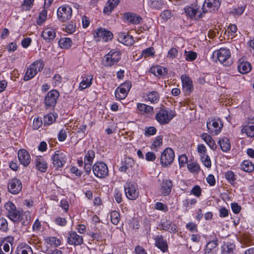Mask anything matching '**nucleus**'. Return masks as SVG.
Wrapping results in <instances>:
<instances>
[{
	"instance_id": "f257e3e1",
	"label": "nucleus",
	"mask_w": 254,
	"mask_h": 254,
	"mask_svg": "<svg viewBox=\"0 0 254 254\" xmlns=\"http://www.w3.org/2000/svg\"><path fill=\"white\" fill-rule=\"evenodd\" d=\"M6 210V216L14 223H18L20 214L22 213V209L17 208L11 201H8L4 205Z\"/></svg>"
},
{
	"instance_id": "f03ea898",
	"label": "nucleus",
	"mask_w": 254,
	"mask_h": 254,
	"mask_svg": "<svg viewBox=\"0 0 254 254\" xmlns=\"http://www.w3.org/2000/svg\"><path fill=\"white\" fill-rule=\"evenodd\" d=\"M44 64L41 60H38L32 64L27 68L24 80L27 81L32 78L39 71L42 70Z\"/></svg>"
},
{
	"instance_id": "7ed1b4c3",
	"label": "nucleus",
	"mask_w": 254,
	"mask_h": 254,
	"mask_svg": "<svg viewBox=\"0 0 254 254\" xmlns=\"http://www.w3.org/2000/svg\"><path fill=\"white\" fill-rule=\"evenodd\" d=\"M175 116L173 111L161 108L156 114L155 119L160 124L165 125L168 124Z\"/></svg>"
},
{
	"instance_id": "20e7f679",
	"label": "nucleus",
	"mask_w": 254,
	"mask_h": 254,
	"mask_svg": "<svg viewBox=\"0 0 254 254\" xmlns=\"http://www.w3.org/2000/svg\"><path fill=\"white\" fill-rule=\"evenodd\" d=\"M60 96V93L57 90L53 89L49 91L44 99L45 108L47 109L54 108L56 104L57 99Z\"/></svg>"
},
{
	"instance_id": "39448f33",
	"label": "nucleus",
	"mask_w": 254,
	"mask_h": 254,
	"mask_svg": "<svg viewBox=\"0 0 254 254\" xmlns=\"http://www.w3.org/2000/svg\"><path fill=\"white\" fill-rule=\"evenodd\" d=\"M126 195L130 200H135L139 195V190L137 184L127 182L124 186Z\"/></svg>"
},
{
	"instance_id": "423d86ee",
	"label": "nucleus",
	"mask_w": 254,
	"mask_h": 254,
	"mask_svg": "<svg viewBox=\"0 0 254 254\" xmlns=\"http://www.w3.org/2000/svg\"><path fill=\"white\" fill-rule=\"evenodd\" d=\"M213 56H216L221 63L224 64L225 66H227L229 64L227 60L231 56V52L229 49L221 48L215 51L213 53Z\"/></svg>"
},
{
	"instance_id": "0eeeda50",
	"label": "nucleus",
	"mask_w": 254,
	"mask_h": 254,
	"mask_svg": "<svg viewBox=\"0 0 254 254\" xmlns=\"http://www.w3.org/2000/svg\"><path fill=\"white\" fill-rule=\"evenodd\" d=\"M72 13V9L70 6L67 5H62L58 9V18L61 22H65L71 18Z\"/></svg>"
},
{
	"instance_id": "6e6552de",
	"label": "nucleus",
	"mask_w": 254,
	"mask_h": 254,
	"mask_svg": "<svg viewBox=\"0 0 254 254\" xmlns=\"http://www.w3.org/2000/svg\"><path fill=\"white\" fill-rule=\"evenodd\" d=\"M94 37L96 41L102 40L104 42H107L112 39L113 35L110 31L104 28H99L95 31Z\"/></svg>"
},
{
	"instance_id": "1a4fd4ad",
	"label": "nucleus",
	"mask_w": 254,
	"mask_h": 254,
	"mask_svg": "<svg viewBox=\"0 0 254 254\" xmlns=\"http://www.w3.org/2000/svg\"><path fill=\"white\" fill-rule=\"evenodd\" d=\"M121 59V52L120 51L113 52L111 51L105 57L104 65L112 66L118 63Z\"/></svg>"
},
{
	"instance_id": "9d476101",
	"label": "nucleus",
	"mask_w": 254,
	"mask_h": 254,
	"mask_svg": "<svg viewBox=\"0 0 254 254\" xmlns=\"http://www.w3.org/2000/svg\"><path fill=\"white\" fill-rule=\"evenodd\" d=\"M175 153L171 148H166L162 152L160 158V162L163 166L171 165L174 159Z\"/></svg>"
},
{
	"instance_id": "9b49d317",
	"label": "nucleus",
	"mask_w": 254,
	"mask_h": 254,
	"mask_svg": "<svg viewBox=\"0 0 254 254\" xmlns=\"http://www.w3.org/2000/svg\"><path fill=\"white\" fill-rule=\"evenodd\" d=\"M53 166L56 170L63 167L64 164L66 162V159L65 155L59 151H57L52 157Z\"/></svg>"
},
{
	"instance_id": "f8f14e48",
	"label": "nucleus",
	"mask_w": 254,
	"mask_h": 254,
	"mask_svg": "<svg viewBox=\"0 0 254 254\" xmlns=\"http://www.w3.org/2000/svg\"><path fill=\"white\" fill-rule=\"evenodd\" d=\"M22 188L21 182L16 178L12 179L8 185L9 192L13 194L18 193L21 190Z\"/></svg>"
},
{
	"instance_id": "ddd939ff",
	"label": "nucleus",
	"mask_w": 254,
	"mask_h": 254,
	"mask_svg": "<svg viewBox=\"0 0 254 254\" xmlns=\"http://www.w3.org/2000/svg\"><path fill=\"white\" fill-rule=\"evenodd\" d=\"M67 243L74 246H79L83 243L82 236L78 235L76 232H70L67 237Z\"/></svg>"
},
{
	"instance_id": "4468645a",
	"label": "nucleus",
	"mask_w": 254,
	"mask_h": 254,
	"mask_svg": "<svg viewBox=\"0 0 254 254\" xmlns=\"http://www.w3.org/2000/svg\"><path fill=\"white\" fill-rule=\"evenodd\" d=\"M94 175H108V168L104 162H97L92 167Z\"/></svg>"
},
{
	"instance_id": "2eb2a0df",
	"label": "nucleus",
	"mask_w": 254,
	"mask_h": 254,
	"mask_svg": "<svg viewBox=\"0 0 254 254\" xmlns=\"http://www.w3.org/2000/svg\"><path fill=\"white\" fill-rule=\"evenodd\" d=\"M18 158L20 163L24 166H27L30 163V156L28 152L24 149H21L18 151Z\"/></svg>"
},
{
	"instance_id": "dca6fc26",
	"label": "nucleus",
	"mask_w": 254,
	"mask_h": 254,
	"mask_svg": "<svg viewBox=\"0 0 254 254\" xmlns=\"http://www.w3.org/2000/svg\"><path fill=\"white\" fill-rule=\"evenodd\" d=\"M160 227L161 229L170 233H175L177 231V226L170 220L162 219Z\"/></svg>"
},
{
	"instance_id": "f3484780",
	"label": "nucleus",
	"mask_w": 254,
	"mask_h": 254,
	"mask_svg": "<svg viewBox=\"0 0 254 254\" xmlns=\"http://www.w3.org/2000/svg\"><path fill=\"white\" fill-rule=\"evenodd\" d=\"M154 240L155 245L163 253L168 251V246L167 240L162 235H157Z\"/></svg>"
},
{
	"instance_id": "a211bd4d",
	"label": "nucleus",
	"mask_w": 254,
	"mask_h": 254,
	"mask_svg": "<svg viewBox=\"0 0 254 254\" xmlns=\"http://www.w3.org/2000/svg\"><path fill=\"white\" fill-rule=\"evenodd\" d=\"M218 244L217 239L210 241L205 246L204 250V254H216L217 252Z\"/></svg>"
},
{
	"instance_id": "6ab92c4d",
	"label": "nucleus",
	"mask_w": 254,
	"mask_h": 254,
	"mask_svg": "<svg viewBox=\"0 0 254 254\" xmlns=\"http://www.w3.org/2000/svg\"><path fill=\"white\" fill-rule=\"evenodd\" d=\"M124 18L130 24H138L142 21V18L136 14L132 12H126L124 13Z\"/></svg>"
},
{
	"instance_id": "aec40b11",
	"label": "nucleus",
	"mask_w": 254,
	"mask_h": 254,
	"mask_svg": "<svg viewBox=\"0 0 254 254\" xmlns=\"http://www.w3.org/2000/svg\"><path fill=\"white\" fill-rule=\"evenodd\" d=\"M173 183L171 180L164 179L161 184V191L164 196L169 195L172 190Z\"/></svg>"
},
{
	"instance_id": "412c9836",
	"label": "nucleus",
	"mask_w": 254,
	"mask_h": 254,
	"mask_svg": "<svg viewBox=\"0 0 254 254\" xmlns=\"http://www.w3.org/2000/svg\"><path fill=\"white\" fill-rule=\"evenodd\" d=\"M118 39L120 42L127 46L132 45L134 42L132 36L123 32L119 33Z\"/></svg>"
},
{
	"instance_id": "4be33fe9",
	"label": "nucleus",
	"mask_w": 254,
	"mask_h": 254,
	"mask_svg": "<svg viewBox=\"0 0 254 254\" xmlns=\"http://www.w3.org/2000/svg\"><path fill=\"white\" fill-rule=\"evenodd\" d=\"M212 123L211 124L210 121L209 122H207V128L209 133H214L216 135L220 132L221 128L222 127V125L221 124L220 126H219L218 122L215 120H212Z\"/></svg>"
},
{
	"instance_id": "5701e85b",
	"label": "nucleus",
	"mask_w": 254,
	"mask_h": 254,
	"mask_svg": "<svg viewBox=\"0 0 254 254\" xmlns=\"http://www.w3.org/2000/svg\"><path fill=\"white\" fill-rule=\"evenodd\" d=\"M252 69L251 64L247 61L240 60L238 64V70L242 74H246L250 72Z\"/></svg>"
},
{
	"instance_id": "b1692460",
	"label": "nucleus",
	"mask_w": 254,
	"mask_h": 254,
	"mask_svg": "<svg viewBox=\"0 0 254 254\" xmlns=\"http://www.w3.org/2000/svg\"><path fill=\"white\" fill-rule=\"evenodd\" d=\"M220 5V2L219 0H205L202 7L203 12L205 13L207 11V10H205V6L208 8H212L213 10H215L218 9Z\"/></svg>"
},
{
	"instance_id": "393cba45",
	"label": "nucleus",
	"mask_w": 254,
	"mask_h": 254,
	"mask_svg": "<svg viewBox=\"0 0 254 254\" xmlns=\"http://www.w3.org/2000/svg\"><path fill=\"white\" fill-rule=\"evenodd\" d=\"M41 36L46 42H51L55 39L56 33L53 29L47 28L43 31Z\"/></svg>"
},
{
	"instance_id": "a878e982",
	"label": "nucleus",
	"mask_w": 254,
	"mask_h": 254,
	"mask_svg": "<svg viewBox=\"0 0 254 254\" xmlns=\"http://www.w3.org/2000/svg\"><path fill=\"white\" fill-rule=\"evenodd\" d=\"M235 245L231 242H224L221 247L222 254H234Z\"/></svg>"
},
{
	"instance_id": "bb28decb",
	"label": "nucleus",
	"mask_w": 254,
	"mask_h": 254,
	"mask_svg": "<svg viewBox=\"0 0 254 254\" xmlns=\"http://www.w3.org/2000/svg\"><path fill=\"white\" fill-rule=\"evenodd\" d=\"M243 133H246L248 136H254V119H251L247 125L245 126L242 129Z\"/></svg>"
},
{
	"instance_id": "cd10ccee",
	"label": "nucleus",
	"mask_w": 254,
	"mask_h": 254,
	"mask_svg": "<svg viewBox=\"0 0 254 254\" xmlns=\"http://www.w3.org/2000/svg\"><path fill=\"white\" fill-rule=\"evenodd\" d=\"M181 79L184 89L190 94L193 90L192 82L191 79L187 75H182Z\"/></svg>"
},
{
	"instance_id": "c85d7f7f",
	"label": "nucleus",
	"mask_w": 254,
	"mask_h": 254,
	"mask_svg": "<svg viewBox=\"0 0 254 254\" xmlns=\"http://www.w3.org/2000/svg\"><path fill=\"white\" fill-rule=\"evenodd\" d=\"M119 2V0H108L106 3V5L104 8L103 12L109 15L112 11L118 5Z\"/></svg>"
},
{
	"instance_id": "c756f323",
	"label": "nucleus",
	"mask_w": 254,
	"mask_h": 254,
	"mask_svg": "<svg viewBox=\"0 0 254 254\" xmlns=\"http://www.w3.org/2000/svg\"><path fill=\"white\" fill-rule=\"evenodd\" d=\"M218 144L223 152H227L231 149L230 141L229 139L226 137H223L220 139L218 142Z\"/></svg>"
},
{
	"instance_id": "7c9ffc66",
	"label": "nucleus",
	"mask_w": 254,
	"mask_h": 254,
	"mask_svg": "<svg viewBox=\"0 0 254 254\" xmlns=\"http://www.w3.org/2000/svg\"><path fill=\"white\" fill-rule=\"evenodd\" d=\"M35 162L36 168L41 173L46 172L48 168V165L46 161L43 158L41 157L38 158L35 160Z\"/></svg>"
},
{
	"instance_id": "2f4dec72",
	"label": "nucleus",
	"mask_w": 254,
	"mask_h": 254,
	"mask_svg": "<svg viewBox=\"0 0 254 254\" xmlns=\"http://www.w3.org/2000/svg\"><path fill=\"white\" fill-rule=\"evenodd\" d=\"M21 222V224L23 226H27L31 222V216L30 213L28 211H24L22 210V214H20L19 220L18 223Z\"/></svg>"
},
{
	"instance_id": "473e14b6",
	"label": "nucleus",
	"mask_w": 254,
	"mask_h": 254,
	"mask_svg": "<svg viewBox=\"0 0 254 254\" xmlns=\"http://www.w3.org/2000/svg\"><path fill=\"white\" fill-rule=\"evenodd\" d=\"M202 139L207 143L211 149L215 150L217 148V145L214 139L212 137L206 133H203L201 135Z\"/></svg>"
},
{
	"instance_id": "72a5a7b5",
	"label": "nucleus",
	"mask_w": 254,
	"mask_h": 254,
	"mask_svg": "<svg viewBox=\"0 0 254 254\" xmlns=\"http://www.w3.org/2000/svg\"><path fill=\"white\" fill-rule=\"evenodd\" d=\"M92 79L93 76L91 75H87L84 77L79 84V89L82 90L90 87L92 84Z\"/></svg>"
},
{
	"instance_id": "f704fd0d",
	"label": "nucleus",
	"mask_w": 254,
	"mask_h": 254,
	"mask_svg": "<svg viewBox=\"0 0 254 254\" xmlns=\"http://www.w3.org/2000/svg\"><path fill=\"white\" fill-rule=\"evenodd\" d=\"M137 108L142 114L152 115L153 112V108L152 107L144 104L138 103L137 105Z\"/></svg>"
},
{
	"instance_id": "c9c22d12",
	"label": "nucleus",
	"mask_w": 254,
	"mask_h": 254,
	"mask_svg": "<svg viewBox=\"0 0 254 254\" xmlns=\"http://www.w3.org/2000/svg\"><path fill=\"white\" fill-rule=\"evenodd\" d=\"M187 167L190 173L198 174L200 171V167L198 163L192 162L187 164Z\"/></svg>"
},
{
	"instance_id": "e433bc0d",
	"label": "nucleus",
	"mask_w": 254,
	"mask_h": 254,
	"mask_svg": "<svg viewBox=\"0 0 254 254\" xmlns=\"http://www.w3.org/2000/svg\"><path fill=\"white\" fill-rule=\"evenodd\" d=\"M128 91L120 86L115 91V96L117 99H124L126 97Z\"/></svg>"
},
{
	"instance_id": "4c0bfd02",
	"label": "nucleus",
	"mask_w": 254,
	"mask_h": 254,
	"mask_svg": "<svg viewBox=\"0 0 254 254\" xmlns=\"http://www.w3.org/2000/svg\"><path fill=\"white\" fill-rule=\"evenodd\" d=\"M17 254H34L31 247L28 245L23 247L18 246L17 249Z\"/></svg>"
},
{
	"instance_id": "58836bf2",
	"label": "nucleus",
	"mask_w": 254,
	"mask_h": 254,
	"mask_svg": "<svg viewBox=\"0 0 254 254\" xmlns=\"http://www.w3.org/2000/svg\"><path fill=\"white\" fill-rule=\"evenodd\" d=\"M243 170L250 173L254 170V164L249 160H245L241 165Z\"/></svg>"
},
{
	"instance_id": "ea45409f",
	"label": "nucleus",
	"mask_w": 254,
	"mask_h": 254,
	"mask_svg": "<svg viewBox=\"0 0 254 254\" xmlns=\"http://www.w3.org/2000/svg\"><path fill=\"white\" fill-rule=\"evenodd\" d=\"M72 44V41L69 38H63L59 41V45L62 48L68 49Z\"/></svg>"
},
{
	"instance_id": "a19ab883",
	"label": "nucleus",
	"mask_w": 254,
	"mask_h": 254,
	"mask_svg": "<svg viewBox=\"0 0 254 254\" xmlns=\"http://www.w3.org/2000/svg\"><path fill=\"white\" fill-rule=\"evenodd\" d=\"M48 245L51 246L58 247L61 244V241L55 237H49L46 239Z\"/></svg>"
},
{
	"instance_id": "79ce46f5",
	"label": "nucleus",
	"mask_w": 254,
	"mask_h": 254,
	"mask_svg": "<svg viewBox=\"0 0 254 254\" xmlns=\"http://www.w3.org/2000/svg\"><path fill=\"white\" fill-rule=\"evenodd\" d=\"M147 99L151 103H156L159 99V95L157 91H153L147 95Z\"/></svg>"
},
{
	"instance_id": "37998d69",
	"label": "nucleus",
	"mask_w": 254,
	"mask_h": 254,
	"mask_svg": "<svg viewBox=\"0 0 254 254\" xmlns=\"http://www.w3.org/2000/svg\"><path fill=\"white\" fill-rule=\"evenodd\" d=\"M111 221L114 225H117L120 220V213L116 210L112 211L110 213Z\"/></svg>"
},
{
	"instance_id": "c03bdc74",
	"label": "nucleus",
	"mask_w": 254,
	"mask_h": 254,
	"mask_svg": "<svg viewBox=\"0 0 254 254\" xmlns=\"http://www.w3.org/2000/svg\"><path fill=\"white\" fill-rule=\"evenodd\" d=\"M95 157V152L93 150H89L85 153L84 162L92 163Z\"/></svg>"
},
{
	"instance_id": "a18cd8bd",
	"label": "nucleus",
	"mask_w": 254,
	"mask_h": 254,
	"mask_svg": "<svg viewBox=\"0 0 254 254\" xmlns=\"http://www.w3.org/2000/svg\"><path fill=\"white\" fill-rule=\"evenodd\" d=\"M56 117L54 114H50L44 116V126L50 125L53 124L56 120Z\"/></svg>"
},
{
	"instance_id": "49530a36",
	"label": "nucleus",
	"mask_w": 254,
	"mask_h": 254,
	"mask_svg": "<svg viewBox=\"0 0 254 254\" xmlns=\"http://www.w3.org/2000/svg\"><path fill=\"white\" fill-rule=\"evenodd\" d=\"M196 202L197 201L195 198H192L191 199L187 198L183 200V207L185 208V210L186 211H188L191 206L195 205Z\"/></svg>"
},
{
	"instance_id": "de8ad7c7",
	"label": "nucleus",
	"mask_w": 254,
	"mask_h": 254,
	"mask_svg": "<svg viewBox=\"0 0 254 254\" xmlns=\"http://www.w3.org/2000/svg\"><path fill=\"white\" fill-rule=\"evenodd\" d=\"M163 4L161 0H150L149 2L150 6L156 9L162 8Z\"/></svg>"
},
{
	"instance_id": "09e8293b",
	"label": "nucleus",
	"mask_w": 254,
	"mask_h": 254,
	"mask_svg": "<svg viewBox=\"0 0 254 254\" xmlns=\"http://www.w3.org/2000/svg\"><path fill=\"white\" fill-rule=\"evenodd\" d=\"M47 15V11L45 9H43L39 13V17L37 20V23L41 25L46 19Z\"/></svg>"
},
{
	"instance_id": "8fccbe9b",
	"label": "nucleus",
	"mask_w": 254,
	"mask_h": 254,
	"mask_svg": "<svg viewBox=\"0 0 254 254\" xmlns=\"http://www.w3.org/2000/svg\"><path fill=\"white\" fill-rule=\"evenodd\" d=\"M0 230L3 232H6L8 230L7 221L2 217H0Z\"/></svg>"
},
{
	"instance_id": "3c124183",
	"label": "nucleus",
	"mask_w": 254,
	"mask_h": 254,
	"mask_svg": "<svg viewBox=\"0 0 254 254\" xmlns=\"http://www.w3.org/2000/svg\"><path fill=\"white\" fill-rule=\"evenodd\" d=\"M185 56L186 57V60L187 61H193L196 59L197 57V54L195 52L193 51L187 52L185 51Z\"/></svg>"
},
{
	"instance_id": "603ef678",
	"label": "nucleus",
	"mask_w": 254,
	"mask_h": 254,
	"mask_svg": "<svg viewBox=\"0 0 254 254\" xmlns=\"http://www.w3.org/2000/svg\"><path fill=\"white\" fill-rule=\"evenodd\" d=\"M201 160L204 165L207 168H209L211 166V162L208 155L204 154L201 155Z\"/></svg>"
},
{
	"instance_id": "864d4df0",
	"label": "nucleus",
	"mask_w": 254,
	"mask_h": 254,
	"mask_svg": "<svg viewBox=\"0 0 254 254\" xmlns=\"http://www.w3.org/2000/svg\"><path fill=\"white\" fill-rule=\"evenodd\" d=\"M185 12L191 18H194L197 13V10L191 7L186 8Z\"/></svg>"
},
{
	"instance_id": "5fc2aeb1",
	"label": "nucleus",
	"mask_w": 254,
	"mask_h": 254,
	"mask_svg": "<svg viewBox=\"0 0 254 254\" xmlns=\"http://www.w3.org/2000/svg\"><path fill=\"white\" fill-rule=\"evenodd\" d=\"M154 48L153 47H149L143 50L141 55L144 58H147L154 55Z\"/></svg>"
},
{
	"instance_id": "6e6d98bb",
	"label": "nucleus",
	"mask_w": 254,
	"mask_h": 254,
	"mask_svg": "<svg viewBox=\"0 0 254 254\" xmlns=\"http://www.w3.org/2000/svg\"><path fill=\"white\" fill-rule=\"evenodd\" d=\"M190 193L198 197L201 195V189L199 186L195 185L191 190Z\"/></svg>"
},
{
	"instance_id": "4d7b16f0",
	"label": "nucleus",
	"mask_w": 254,
	"mask_h": 254,
	"mask_svg": "<svg viewBox=\"0 0 254 254\" xmlns=\"http://www.w3.org/2000/svg\"><path fill=\"white\" fill-rule=\"evenodd\" d=\"M34 0H24L21 5L23 10H29L33 5Z\"/></svg>"
},
{
	"instance_id": "13d9d810",
	"label": "nucleus",
	"mask_w": 254,
	"mask_h": 254,
	"mask_svg": "<svg viewBox=\"0 0 254 254\" xmlns=\"http://www.w3.org/2000/svg\"><path fill=\"white\" fill-rule=\"evenodd\" d=\"M155 208L163 212H167L168 210L167 205L160 202H157L155 203Z\"/></svg>"
},
{
	"instance_id": "bf43d9fd",
	"label": "nucleus",
	"mask_w": 254,
	"mask_h": 254,
	"mask_svg": "<svg viewBox=\"0 0 254 254\" xmlns=\"http://www.w3.org/2000/svg\"><path fill=\"white\" fill-rule=\"evenodd\" d=\"M134 164L133 160L130 158H126L125 160V164L122 167H120V170L124 172L125 173H128V172L127 171L128 170L127 167V164Z\"/></svg>"
},
{
	"instance_id": "052dcab7",
	"label": "nucleus",
	"mask_w": 254,
	"mask_h": 254,
	"mask_svg": "<svg viewBox=\"0 0 254 254\" xmlns=\"http://www.w3.org/2000/svg\"><path fill=\"white\" fill-rule=\"evenodd\" d=\"M178 50L175 48L170 49L167 54V57L169 59H173L178 56Z\"/></svg>"
},
{
	"instance_id": "680f3d73",
	"label": "nucleus",
	"mask_w": 254,
	"mask_h": 254,
	"mask_svg": "<svg viewBox=\"0 0 254 254\" xmlns=\"http://www.w3.org/2000/svg\"><path fill=\"white\" fill-rule=\"evenodd\" d=\"M188 162V157L185 154L180 155L179 157V163L180 168L184 167Z\"/></svg>"
},
{
	"instance_id": "e2e57ef3",
	"label": "nucleus",
	"mask_w": 254,
	"mask_h": 254,
	"mask_svg": "<svg viewBox=\"0 0 254 254\" xmlns=\"http://www.w3.org/2000/svg\"><path fill=\"white\" fill-rule=\"evenodd\" d=\"M186 227L190 232L192 233L197 232L198 231L197 224L192 222H190L187 223L186 224Z\"/></svg>"
},
{
	"instance_id": "0e129e2a",
	"label": "nucleus",
	"mask_w": 254,
	"mask_h": 254,
	"mask_svg": "<svg viewBox=\"0 0 254 254\" xmlns=\"http://www.w3.org/2000/svg\"><path fill=\"white\" fill-rule=\"evenodd\" d=\"M163 67L161 66H157L153 68H151V72L153 73L155 75L162 76L163 75Z\"/></svg>"
},
{
	"instance_id": "69168bd1",
	"label": "nucleus",
	"mask_w": 254,
	"mask_h": 254,
	"mask_svg": "<svg viewBox=\"0 0 254 254\" xmlns=\"http://www.w3.org/2000/svg\"><path fill=\"white\" fill-rule=\"evenodd\" d=\"M156 128L154 127H147L145 129V136H150L155 134L156 132Z\"/></svg>"
},
{
	"instance_id": "338daca9",
	"label": "nucleus",
	"mask_w": 254,
	"mask_h": 254,
	"mask_svg": "<svg viewBox=\"0 0 254 254\" xmlns=\"http://www.w3.org/2000/svg\"><path fill=\"white\" fill-rule=\"evenodd\" d=\"M43 124L41 119L37 118L35 119L33 121V127L34 129H38Z\"/></svg>"
},
{
	"instance_id": "774afa93",
	"label": "nucleus",
	"mask_w": 254,
	"mask_h": 254,
	"mask_svg": "<svg viewBox=\"0 0 254 254\" xmlns=\"http://www.w3.org/2000/svg\"><path fill=\"white\" fill-rule=\"evenodd\" d=\"M134 254H147V253L142 247L137 245L135 247Z\"/></svg>"
}]
</instances>
